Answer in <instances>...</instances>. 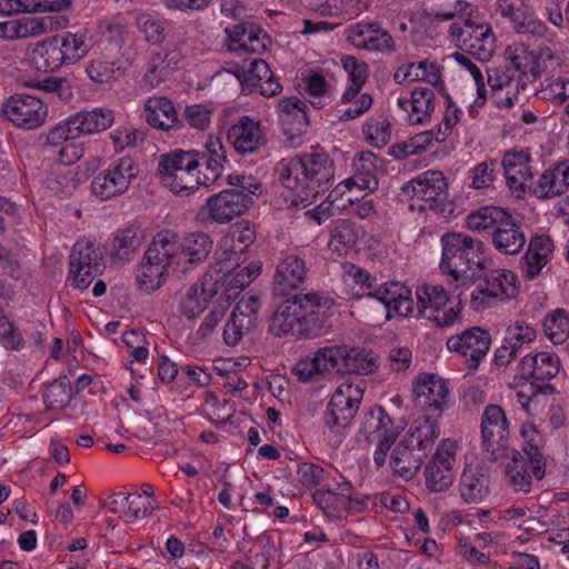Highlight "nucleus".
Masks as SVG:
<instances>
[{
  "instance_id": "28",
  "label": "nucleus",
  "mask_w": 569,
  "mask_h": 569,
  "mask_svg": "<svg viewBox=\"0 0 569 569\" xmlns=\"http://www.w3.org/2000/svg\"><path fill=\"white\" fill-rule=\"evenodd\" d=\"M501 167L508 188L522 193L530 188L532 179L531 157L523 150H508L501 159Z\"/></svg>"
},
{
  "instance_id": "26",
  "label": "nucleus",
  "mask_w": 569,
  "mask_h": 569,
  "mask_svg": "<svg viewBox=\"0 0 569 569\" xmlns=\"http://www.w3.org/2000/svg\"><path fill=\"white\" fill-rule=\"evenodd\" d=\"M489 468L481 461H470L465 465L459 481L461 499L467 503H480L490 493Z\"/></svg>"
},
{
  "instance_id": "6",
  "label": "nucleus",
  "mask_w": 569,
  "mask_h": 569,
  "mask_svg": "<svg viewBox=\"0 0 569 569\" xmlns=\"http://www.w3.org/2000/svg\"><path fill=\"white\" fill-rule=\"evenodd\" d=\"M416 317L431 321L438 328H449L460 320L459 303L441 284L422 283L416 289Z\"/></svg>"
},
{
  "instance_id": "44",
  "label": "nucleus",
  "mask_w": 569,
  "mask_h": 569,
  "mask_svg": "<svg viewBox=\"0 0 569 569\" xmlns=\"http://www.w3.org/2000/svg\"><path fill=\"white\" fill-rule=\"evenodd\" d=\"M79 136H91L106 131L114 122V112L109 108H92L71 114Z\"/></svg>"
},
{
  "instance_id": "1",
  "label": "nucleus",
  "mask_w": 569,
  "mask_h": 569,
  "mask_svg": "<svg viewBox=\"0 0 569 569\" xmlns=\"http://www.w3.org/2000/svg\"><path fill=\"white\" fill-rule=\"evenodd\" d=\"M279 174L281 183L307 206L333 184L336 164L328 152L312 148L295 158L281 160Z\"/></svg>"
},
{
  "instance_id": "23",
  "label": "nucleus",
  "mask_w": 569,
  "mask_h": 569,
  "mask_svg": "<svg viewBox=\"0 0 569 569\" xmlns=\"http://www.w3.org/2000/svg\"><path fill=\"white\" fill-rule=\"evenodd\" d=\"M490 345V333L479 327L467 329L447 340L448 349L463 357L470 369L478 368L480 361L487 356Z\"/></svg>"
},
{
  "instance_id": "59",
  "label": "nucleus",
  "mask_w": 569,
  "mask_h": 569,
  "mask_svg": "<svg viewBox=\"0 0 569 569\" xmlns=\"http://www.w3.org/2000/svg\"><path fill=\"white\" fill-rule=\"evenodd\" d=\"M546 336L553 343H563L569 337V315L562 309L549 312L543 321Z\"/></svg>"
},
{
  "instance_id": "20",
  "label": "nucleus",
  "mask_w": 569,
  "mask_h": 569,
  "mask_svg": "<svg viewBox=\"0 0 569 569\" xmlns=\"http://www.w3.org/2000/svg\"><path fill=\"white\" fill-rule=\"evenodd\" d=\"M227 140L242 156L258 153L268 143L267 131L261 121L242 116L227 130Z\"/></svg>"
},
{
  "instance_id": "27",
  "label": "nucleus",
  "mask_w": 569,
  "mask_h": 569,
  "mask_svg": "<svg viewBox=\"0 0 569 569\" xmlns=\"http://www.w3.org/2000/svg\"><path fill=\"white\" fill-rule=\"evenodd\" d=\"M372 152H361L352 161L353 176L339 182L329 193L331 201L342 198L347 191L356 187L359 190H373L378 182L372 174L375 163Z\"/></svg>"
},
{
  "instance_id": "24",
  "label": "nucleus",
  "mask_w": 569,
  "mask_h": 569,
  "mask_svg": "<svg viewBox=\"0 0 569 569\" xmlns=\"http://www.w3.org/2000/svg\"><path fill=\"white\" fill-rule=\"evenodd\" d=\"M362 395L351 397L350 393H332L323 412V425L329 435L343 436L345 430L355 419L362 400Z\"/></svg>"
},
{
  "instance_id": "38",
  "label": "nucleus",
  "mask_w": 569,
  "mask_h": 569,
  "mask_svg": "<svg viewBox=\"0 0 569 569\" xmlns=\"http://www.w3.org/2000/svg\"><path fill=\"white\" fill-rule=\"evenodd\" d=\"M143 116L149 126L163 131L179 123L177 110L166 97H149L143 103Z\"/></svg>"
},
{
  "instance_id": "18",
  "label": "nucleus",
  "mask_w": 569,
  "mask_h": 569,
  "mask_svg": "<svg viewBox=\"0 0 569 569\" xmlns=\"http://www.w3.org/2000/svg\"><path fill=\"white\" fill-rule=\"evenodd\" d=\"M457 442L443 439L425 467L426 486L432 492H442L453 483L452 467L456 461Z\"/></svg>"
},
{
  "instance_id": "11",
  "label": "nucleus",
  "mask_w": 569,
  "mask_h": 569,
  "mask_svg": "<svg viewBox=\"0 0 569 569\" xmlns=\"http://www.w3.org/2000/svg\"><path fill=\"white\" fill-rule=\"evenodd\" d=\"M138 172V164L131 157L118 158L93 177L92 193L101 200L122 194L129 189Z\"/></svg>"
},
{
  "instance_id": "62",
  "label": "nucleus",
  "mask_w": 569,
  "mask_h": 569,
  "mask_svg": "<svg viewBox=\"0 0 569 569\" xmlns=\"http://www.w3.org/2000/svg\"><path fill=\"white\" fill-rule=\"evenodd\" d=\"M305 92L313 98L311 104L318 109L323 108L329 102L328 82L323 74L312 72L303 78Z\"/></svg>"
},
{
  "instance_id": "2",
  "label": "nucleus",
  "mask_w": 569,
  "mask_h": 569,
  "mask_svg": "<svg viewBox=\"0 0 569 569\" xmlns=\"http://www.w3.org/2000/svg\"><path fill=\"white\" fill-rule=\"evenodd\" d=\"M332 306L333 300L323 292L296 295L278 307L269 330L277 337H319Z\"/></svg>"
},
{
  "instance_id": "41",
  "label": "nucleus",
  "mask_w": 569,
  "mask_h": 569,
  "mask_svg": "<svg viewBox=\"0 0 569 569\" xmlns=\"http://www.w3.org/2000/svg\"><path fill=\"white\" fill-rule=\"evenodd\" d=\"M218 270L222 276L218 280H223L226 283V291L228 298L232 296V291L242 290L248 287L261 272V262L252 261L249 264L241 267L239 261L220 263Z\"/></svg>"
},
{
  "instance_id": "25",
  "label": "nucleus",
  "mask_w": 569,
  "mask_h": 569,
  "mask_svg": "<svg viewBox=\"0 0 569 569\" xmlns=\"http://www.w3.org/2000/svg\"><path fill=\"white\" fill-rule=\"evenodd\" d=\"M366 296L385 305L388 319L395 316L408 317L415 311L411 290L398 281L385 282L373 291L367 292Z\"/></svg>"
},
{
  "instance_id": "45",
  "label": "nucleus",
  "mask_w": 569,
  "mask_h": 569,
  "mask_svg": "<svg viewBox=\"0 0 569 569\" xmlns=\"http://www.w3.org/2000/svg\"><path fill=\"white\" fill-rule=\"evenodd\" d=\"M113 513H120L128 522L151 515V502L144 501L140 493H117L110 497L108 502Z\"/></svg>"
},
{
  "instance_id": "9",
  "label": "nucleus",
  "mask_w": 569,
  "mask_h": 569,
  "mask_svg": "<svg viewBox=\"0 0 569 569\" xmlns=\"http://www.w3.org/2000/svg\"><path fill=\"white\" fill-rule=\"evenodd\" d=\"M170 271L180 272L164 246L162 236L158 232L139 264L137 283L147 292L153 291L162 286Z\"/></svg>"
},
{
  "instance_id": "47",
  "label": "nucleus",
  "mask_w": 569,
  "mask_h": 569,
  "mask_svg": "<svg viewBox=\"0 0 569 569\" xmlns=\"http://www.w3.org/2000/svg\"><path fill=\"white\" fill-rule=\"evenodd\" d=\"M57 43L51 36L36 43L30 49V61L38 71L53 72L66 66Z\"/></svg>"
},
{
  "instance_id": "50",
  "label": "nucleus",
  "mask_w": 569,
  "mask_h": 569,
  "mask_svg": "<svg viewBox=\"0 0 569 569\" xmlns=\"http://www.w3.org/2000/svg\"><path fill=\"white\" fill-rule=\"evenodd\" d=\"M491 243L502 254L515 256L521 252L526 244V236L520 221L513 217L508 226L496 234Z\"/></svg>"
},
{
  "instance_id": "42",
  "label": "nucleus",
  "mask_w": 569,
  "mask_h": 569,
  "mask_svg": "<svg viewBox=\"0 0 569 569\" xmlns=\"http://www.w3.org/2000/svg\"><path fill=\"white\" fill-rule=\"evenodd\" d=\"M521 436L523 438V456L529 462L531 473L541 480L546 475V458L540 451L545 446L543 436L530 422L522 425Z\"/></svg>"
},
{
  "instance_id": "33",
  "label": "nucleus",
  "mask_w": 569,
  "mask_h": 569,
  "mask_svg": "<svg viewBox=\"0 0 569 569\" xmlns=\"http://www.w3.org/2000/svg\"><path fill=\"white\" fill-rule=\"evenodd\" d=\"M532 194L541 200H549L569 190V162H559L545 170L532 186Z\"/></svg>"
},
{
  "instance_id": "3",
  "label": "nucleus",
  "mask_w": 569,
  "mask_h": 569,
  "mask_svg": "<svg viewBox=\"0 0 569 569\" xmlns=\"http://www.w3.org/2000/svg\"><path fill=\"white\" fill-rule=\"evenodd\" d=\"M440 244V270L455 280H473L492 262L486 258L485 243L467 233L446 232Z\"/></svg>"
},
{
  "instance_id": "46",
  "label": "nucleus",
  "mask_w": 569,
  "mask_h": 569,
  "mask_svg": "<svg viewBox=\"0 0 569 569\" xmlns=\"http://www.w3.org/2000/svg\"><path fill=\"white\" fill-rule=\"evenodd\" d=\"M468 39L462 40V50L485 62L496 50V37L490 26L473 24Z\"/></svg>"
},
{
  "instance_id": "64",
  "label": "nucleus",
  "mask_w": 569,
  "mask_h": 569,
  "mask_svg": "<svg viewBox=\"0 0 569 569\" xmlns=\"http://www.w3.org/2000/svg\"><path fill=\"white\" fill-rule=\"evenodd\" d=\"M170 72L171 68L167 62V53L161 51L156 52L148 62L144 81L151 87H156L168 78Z\"/></svg>"
},
{
  "instance_id": "35",
  "label": "nucleus",
  "mask_w": 569,
  "mask_h": 569,
  "mask_svg": "<svg viewBox=\"0 0 569 569\" xmlns=\"http://www.w3.org/2000/svg\"><path fill=\"white\" fill-rule=\"evenodd\" d=\"M217 292V280L212 278H203L201 281L193 283L180 300L181 313L188 319L196 318L207 308Z\"/></svg>"
},
{
  "instance_id": "19",
  "label": "nucleus",
  "mask_w": 569,
  "mask_h": 569,
  "mask_svg": "<svg viewBox=\"0 0 569 569\" xmlns=\"http://www.w3.org/2000/svg\"><path fill=\"white\" fill-rule=\"evenodd\" d=\"M401 190L412 200L422 201L419 204L421 209L436 210L438 203L447 198L448 183L441 171L429 170L405 183Z\"/></svg>"
},
{
  "instance_id": "17",
  "label": "nucleus",
  "mask_w": 569,
  "mask_h": 569,
  "mask_svg": "<svg viewBox=\"0 0 569 569\" xmlns=\"http://www.w3.org/2000/svg\"><path fill=\"white\" fill-rule=\"evenodd\" d=\"M247 93L259 92L263 97H273L282 91V86L274 77L268 63L260 58L244 61L242 67L234 66L230 70Z\"/></svg>"
},
{
  "instance_id": "61",
  "label": "nucleus",
  "mask_w": 569,
  "mask_h": 569,
  "mask_svg": "<svg viewBox=\"0 0 569 569\" xmlns=\"http://www.w3.org/2000/svg\"><path fill=\"white\" fill-rule=\"evenodd\" d=\"M497 167L498 162L495 159L477 163L468 172V178L471 180L470 187L476 190L491 187L496 179Z\"/></svg>"
},
{
  "instance_id": "48",
  "label": "nucleus",
  "mask_w": 569,
  "mask_h": 569,
  "mask_svg": "<svg viewBox=\"0 0 569 569\" xmlns=\"http://www.w3.org/2000/svg\"><path fill=\"white\" fill-rule=\"evenodd\" d=\"M393 79L400 84L405 82L425 81L437 86L441 82V74L439 67L435 62L422 60L400 66L396 70Z\"/></svg>"
},
{
  "instance_id": "40",
  "label": "nucleus",
  "mask_w": 569,
  "mask_h": 569,
  "mask_svg": "<svg viewBox=\"0 0 569 569\" xmlns=\"http://www.w3.org/2000/svg\"><path fill=\"white\" fill-rule=\"evenodd\" d=\"M144 239V230L139 224L130 223L113 233L109 244L110 256L128 261L140 249Z\"/></svg>"
},
{
  "instance_id": "7",
  "label": "nucleus",
  "mask_w": 569,
  "mask_h": 569,
  "mask_svg": "<svg viewBox=\"0 0 569 569\" xmlns=\"http://www.w3.org/2000/svg\"><path fill=\"white\" fill-rule=\"evenodd\" d=\"M481 270L476 288L471 292L470 306L475 311H482L517 295V277L508 269L497 268Z\"/></svg>"
},
{
  "instance_id": "39",
  "label": "nucleus",
  "mask_w": 569,
  "mask_h": 569,
  "mask_svg": "<svg viewBox=\"0 0 569 569\" xmlns=\"http://www.w3.org/2000/svg\"><path fill=\"white\" fill-rule=\"evenodd\" d=\"M307 278V267L303 259L296 254L286 256L277 266L274 288L280 293L299 288Z\"/></svg>"
},
{
  "instance_id": "12",
  "label": "nucleus",
  "mask_w": 569,
  "mask_h": 569,
  "mask_svg": "<svg viewBox=\"0 0 569 569\" xmlns=\"http://www.w3.org/2000/svg\"><path fill=\"white\" fill-rule=\"evenodd\" d=\"M104 263L100 248L88 239L78 240L69 257V278L72 287L83 291L103 271Z\"/></svg>"
},
{
  "instance_id": "4",
  "label": "nucleus",
  "mask_w": 569,
  "mask_h": 569,
  "mask_svg": "<svg viewBox=\"0 0 569 569\" xmlns=\"http://www.w3.org/2000/svg\"><path fill=\"white\" fill-rule=\"evenodd\" d=\"M439 425L429 418H418L391 452V467L400 477L410 480L420 470L439 437Z\"/></svg>"
},
{
  "instance_id": "43",
  "label": "nucleus",
  "mask_w": 569,
  "mask_h": 569,
  "mask_svg": "<svg viewBox=\"0 0 569 569\" xmlns=\"http://www.w3.org/2000/svg\"><path fill=\"white\" fill-rule=\"evenodd\" d=\"M506 60L522 76L536 80L543 70V61L522 43H513L505 51Z\"/></svg>"
},
{
  "instance_id": "57",
  "label": "nucleus",
  "mask_w": 569,
  "mask_h": 569,
  "mask_svg": "<svg viewBox=\"0 0 569 569\" xmlns=\"http://www.w3.org/2000/svg\"><path fill=\"white\" fill-rule=\"evenodd\" d=\"M70 0H41L29 9L21 0H0V14L11 16L20 12H59L69 9Z\"/></svg>"
},
{
  "instance_id": "63",
  "label": "nucleus",
  "mask_w": 569,
  "mask_h": 569,
  "mask_svg": "<svg viewBox=\"0 0 569 569\" xmlns=\"http://www.w3.org/2000/svg\"><path fill=\"white\" fill-rule=\"evenodd\" d=\"M363 133L372 147L382 148L391 139V123L387 119L369 120L363 126Z\"/></svg>"
},
{
  "instance_id": "54",
  "label": "nucleus",
  "mask_w": 569,
  "mask_h": 569,
  "mask_svg": "<svg viewBox=\"0 0 569 569\" xmlns=\"http://www.w3.org/2000/svg\"><path fill=\"white\" fill-rule=\"evenodd\" d=\"M134 23L150 43L158 44L166 39L168 21L158 13L151 11L137 12Z\"/></svg>"
},
{
  "instance_id": "51",
  "label": "nucleus",
  "mask_w": 569,
  "mask_h": 569,
  "mask_svg": "<svg viewBox=\"0 0 569 569\" xmlns=\"http://www.w3.org/2000/svg\"><path fill=\"white\" fill-rule=\"evenodd\" d=\"M378 368V358L371 350L343 346L342 373L370 375Z\"/></svg>"
},
{
  "instance_id": "13",
  "label": "nucleus",
  "mask_w": 569,
  "mask_h": 569,
  "mask_svg": "<svg viewBox=\"0 0 569 569\" xmlns=\"http://www.w3.org/2000/svg\"><path fill=\"white\" fill-rule=\"evenodd\" d=\"M481 448L492 461L509 458V422L505 411L497 405H488L481 417Z\"/></svg>"
},
{
  "instance_id": "16",
  "label": "nucleus",
  "mask_w": 569,
  "mask_h": 569,
  "mask_svg": "<svg viewBox=\"0 0 569 569\" xmlns=\"http://www.w3.org/2000/svg\"><path fill=\"white\" fill-rule=\"evenodd\" d=\"M1 113L14 127L34 130L44 123L48 109L36 96L14 94L2 104Z\"/></svg>"
},
{
  "instance_id": "14",
  "label": "nucleus",
  "mask_w": 569,
  "mask_h": 569,
  "mask_svg": "<svg viewBox=\"0 0 569 569\" xmlns=\"http://www.w3.org/2000/svg\"><path fill=\"white\" fill-rule=\"evenodd\" d=\"M253 204V198L236 189H224L210 196L198 216L203 223H228L244 214Z\"/></svg>"
},
{
  "instance_id": "10",
  "label": "nucleus",
  "mask_w": 569,
  "mask_h": 569,
  "mask_svg": "<svg viewBox=\"0 0 569 569\" xmlns=\"http://www.w3.org/2000/svg\"><path fill=\"white\" fill-rule=\"evenodd\" d=\"M160 234L180 272L204 261L212 249L213 242L204 232L190 233L182 240L170 230L160 231Z\"/></svg>"
},
{
  "instance_id": "31",
  "label": "nucleus",
  "mask_w": 569,
  "mask_h": 569,
  "mask_svg": "<svg viewBox=\"0 0 569 569\" xmlns=\"http://www.w3.org/2000/svg\"><path fill=\"white\" fill-rule=\"evenodd\" d=\"M227 32L232 43L231 50L259 54L267 51L271 43L267 32L253 23H238L228 28Z\"/></svg>"
},
{
  "instance_id": "49",
  "label": "nucleus",
  "mask_w": 569,
  "mask_h": 569,
  "mask_svg": "<svg viewBox=\"0 0 569 569\" xmlns=\"http://www.w3.org/2000/svg\"><path fill=\"white\" fill-rule=\"evenodd\" d=\"M47 23L42 18H21L0 22V38L7 40L26 39L43 34Z\"/></svg>"
},
{
  "instance_id": "32",
  "label": "nucleus",
  "mask_w": 569,
  "mask_h": 569,
  "mask_svg": "<svg viewBox=\"0 0 569 569\" xmlns=\"http://www.w3.org/2000/svg\"><path fill=\"white\" fill-rule=\"evenodd\" d=\"M513 217L501 207L485 206L470 212L467 216L466 224L469 230L489 233L492 240Z\"/></svg>"
},
{
  "instance_id": "36",
  "label": "nucleus",
  "mask_w": 569,
  "mask_h": 569,
  "mask_svg": "<svg viewBox=\"0 0 569 569\" xmlns=\"http://www.w3.org/2000/svg\"><path fill=\"white\" fill-rule=\"evenodd\" d=\"M52 37L58 42L57 46L66 66L74 64L83 59L92 47V39L87 29L62 31Z\"/></svg>"
},
{
  "instance_id": "58",
  "label": "nucleus",
  "mask_w": 569,
  "mask_h": 569,
  "mask_svg": "<svg viewBox=\"0 0 569 569\" xmlns=\"http://www.w3.org/2000/svg\"><path fill=\"white\" fill-rule=\"evenodd\" d=\"M89 79L98 84H106L123 76L124 70L119 61L92 59L86 67Z\"/></svg>"
},
{
  "instance_id": "52",
  "label": "nucleus",
  "mask_w": 569,
  "mask_h": 569,
  "mask_svg": "<svg viewBox=\"0 0 569 569\" xmlns=\"http://www.w3.org/2000/svg\"><path fill=\"white\" fill-rule=\"evenodd\" d=\"M509 457L510 461L506 465L509 485L517 492L528 493L532 485L531 473L528 471V460L515 449H509Z\"/></svg>"
},
{
  "instance_id": "15",
  "label": "nucleus",
  "mask_w": 569,
  "mask_h": 569,
  "mask_svg": "<svg viewBox=\"0 0 569 569\" xmlns=\"http://www.w3.org/2000/svg\"><path fill=\"white\" fill-rule=\"evenodd\" d=\"M560 370L559 357L550 352H538L525 356L518 365V373L515 376L512 387L525 386L530 381L537 391H555V387L545 383L555 378Z\"/></svg>"
},
{
  "instance_id": "56",
  "label": "nucleus",
  "mask_w": 569,
  "mask_h": 569,
  "mask_svg": "<svg viewBox=\"0 0 569 569\" xmlns=\"http://www.w3.org/2000/svg\"><path fill=\"white\" fill-rule=\"evenodd\" d=\"M362 230L355 222L347 219H339L330 231V247L335 251H343L356 246Z\"/></svg>"
},
{
  "instance_id": "8",
  "label": "nucleus",
  "mask_w": 569,
  "mask_h": 569,
  "mask_svg": "<svg viewBox=\"0 0 569 569\" xmlns=\"http://www.w3.org/2000/svg\"><path fill=\"white\" fill-rule=\"evenodd\" d=\"M359 433L368 445L376 443L373 460L378 467L386 462L387 455L399 437V430L392 419L380 406H375L362 416Z\"/></svg>"
},
{
  "instance_id": "34",
  "label": "nucleus",
  "mask_w": 569,
  "mask_h": 569,
  "mask_svg": "<svg viewBox=\"0 0 569 569\" xmlns=\"http://www.w3.org/2000/svg\"><path fill=\"white\" fill-rule=\"evenodd\" d=\"M256 231L249 224H239L232 228L214 252L218 263L239 261L247 249L253 243Z\"/></svg>"
},
{
  "instance_id": "21",
  "label": "nucleus",
  "mask_w": 569,
  "mask_h": 569,
  "mask_svg": "<svg viewBox=\"0 0 569 569\" xmlns=\"http://www.w3.org/2000/svg\"><path fill=\"white\" fill-rule=\"evenodd\" d=\"M343 346L318 349L311 358L299 361L293 372L302 382L317 381L326 373H342Z\"/></svg>"
},
{
  "instance_id": "53",
  "label": "nucleus",
  "mask_w": 569,
  "mask_h": 569,
  "mask_svg": "<svg viewBox=\"0 0 569 569\" xmlns=\"http://www.w3.org/2000/svg\"><path fill=\"white\" fill-rule=\"evenodd\" d=\"M368 7V0H325L312 7L321 16L353 19Z\"/></svg>"
},
{
  "instance_id": "60",
  "label": "nucleus",
  "mask_w": 569,
  "mask_h": 569,
  "mask_svg": "<svg viewBox=\"0 0 569 569\" xmlns=\"http://www.w3.org/2000/svg\"><path fill=\"white\" fill-rule=\"evenodd\" d=\"M536 336L537 333L532 326L525 321L517 320L507 328L503 341L511 347V350L518 353L525 345L535 341Z\"/></svg>"
},
{
  "instance_id": "55",
  "label": "nucleus",
  "mask_w": 569,
  "mask_h": 569,
  "mask_svg": "<svg viewBox=\"0 0 569 569\" xmlns=\"http://www.w3.org/2000/svg\"><path fill=\"white\" fill-rule=\"evenodd\" d=\"M224 396L226 393H207L202 405V415L217 425L227 423L236 412L234 402Z\"/></svg>"
},
{
  "instance_id": "30",
  "label": "nucleus",
  "mask_w": 569,
  "mask_h": 569,
  "mask_svg": "<svg viewBox=\"0 0 569 569\" xmlns=\"http://www.w3.org/2000/svg\"><path fill=\"white\" fill-rule=\"evenodd\" d=\"M308 106L298 97H284L278 101L277 112L283 133L289 140L302 136L309 127Z\"/></svg>"
},
{
  "instance_id": "37",
  "label": "nucleus",
  "mask_w": 569,
  "mask_h": 569,
  "mask_svg": "<svg viewBox=\"0 0 569 569\" xmlns=\"http://www.w3.org/2000/svg\"><path fill=\"white\" fill-rule=\"evenodd\" d=\"M555 251L552 239L548 234H536L529 240L522 258V270L527 278L533 279L550 262Z\"/></svg>"
},
{
  "instance_id": "29",
  "label": "nucleus",
  "mask_w": 569,
  "mask_h": 569,
  "mask_svg": "<svg viewBox=\"0 0 569 569\" xmlns=\"http://www.w3.org/2000/svg\"><path fill=\"white\" fill-rule=\"evenodd\" d=\"M436 92L431 88L417 87L409 97L397 99V106L405 112V120L411 124H422L431 119L436 108Z\"/></svg>"
},
{
  "instance_id": "22",
  "label": "nucleus",
  "mask_w": 569,
  "mask_h": 569,
  "mask_svg": "<svg viewBox=\"0 0 569 569\" xmlns=\"http://www.w3.org/2000/svg\"><path fill=\"white\" fill-rule=\"evenodd\" d=\"M260 307L261 301L258 296L241 297L223 329V340L228 346L238 345L246 335L256 328Z\"/></svg>"
},
{
  "instance_id": "5",
  "label": "nucleus",
  "mask_w": 569,
  "mask_h": 569,
  "mask_svg": "<svg viewBox=\"0 0 569 569\" xmlns=\"http://www.w3.org/2000/svg\"><path fill=\"white\" fill-rule=\"evenodd\" d=\"M198 168L200 152L196 150H174L161 154L158 173L163 186L174 193L192 192L200 187Z\"/></svg>"
}]
</instances>
